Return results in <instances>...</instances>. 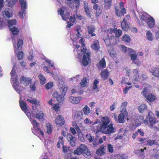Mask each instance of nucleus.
Listing matches in <instances>:
<instances>
[{
  "mask_svg": "<svg viewBox=\"0 0 159 159\" xmlns=\"http://www.w3.org/2000/svg\"><path fill=\"white\" fill-rule=\"evenodd\" d=\"M82 31L80 29H77L73 35H71L70 38L73 43V48L75 54L77 53V57L80 59L83 57L82 63L84 66H87L90 61L89 59L90 53L85 47L84 39L81 37L80 33Z\"/></svg>",
  "mask_w": 159,
  "mask_h": 159,
  "instance_id": "f257e3e1",
  "label": "nucleus"
},
{
  "mask_svg": "<svg viewBox=\"0 0 159 159\" xmlns=\"http://www.w3.org/2000/svg\"><path fill=\"white\" fill-rule=\"evenodd\" d=\"M110 123L109 118L106 116L102 117L100 121L96 119L93 122L88 118H85L84 121V123L86 125H93L96 131L98 132L100 130L106 134H111L114 133L116 131L115 127L112 124L108 125Z\"/></svg>",
  "mask_w": 159,
  "mask_h": 159,
  "instance_id": "f03ea898",
  "label": "nucleus"
},
{
  "mask_svg": "<svg viewBox=\"0 0 159 159\" xmlns=\"http://www.w3.org/2000/svg\"><path fill=\"white\" fill-rule=\"evenodd\" d=\"M115 29H109L108 30V32L110 34H106L104 37V40L107 46L110 45H115L117 43V40L114 38V36L111 35L112 33H114Z\"/></svg>",
  "mask_w": 159,
  "mask_h": 159,
  "instance_id": "7ed1b4c3",
  "label": "nucleus"
},
{
  "mask_svg": "<svg viewBox=\"0 0 159 159\" xmlns=\"http://www.w3.org/2000/svg\"><path fill=\"white\" fill-rule=\"evenodd\" d=\"M74 153L76 155L82 154L83 156L87 158H90L91 154L88 148L86 145L81 144L74 151Z\"/></svg>",
  "mask_w": 159,
  "mask_h": 159,
  "instance_id": "20e7f679",
  "label": "nucleus"
},
{
  "mask_svg": "<svg viewBox=\"0 0 159 159\" xmlns=\"http://www.w3.org/2000/svg\"><path fill=\"white\" fill-rule=\"evenodd\" d=\"M15 66L14 65L10 74L11 75V81L13 84V86L14 89L19 93L22 90L21 87L18 84V81L17 80V76L16 74V71L14 69Z\"/></svg>",
  "mask_w": 159,
  "mask_h": 159,
  "instance_id": "39448f33",
  "label": "nucleus"
},
{
  "mask_svg": "<svg viewBox=\"0 0 159 159\" xmlns=\"http://www.w3.org/2000/svg\"><path fill=\"white\" fill-rule=\"evenodd\" d=\"M15 66L14 65L10 74L11 75V81L13 84V86L14 89L19 93L22 90L21 87L18 84V81L17 80V76L16 74V71L14 69Z\"/></svg>",
  "mask_w": 159,
  "mask_h": 159,
  "instance_id": "423d86ee",
  "label": "nucleus"
},
{
  "mask_svg": "<svg viewBox=\"0 0 159 159\" xmlns=\"http://www.w3.org/2000/svg\"><path fill=\"white\" fill-rule=\"evenodd\" d=\"M52 76L55 80L58 81V86L59 87L60 92L63 96H65L66 95L67 88L65 87L64 83L62 80V79L58 74L56 75L52 74Z\"/></svg>",
  "mask_w": 159,
  "mask_h": 159,
  "instance_id": "0eeeda50",
  "label": "nucleus"
},
{
  "mask_svg": "<svg viewBox=\"0 0 159 159\" xmlns=\"http://www.w3.org/2000/svg\"><path fill=\"white\" fill-rule=\"evenodd\" d=\"M12 37L14 51L16 53V52H18V50H19L22 49L23 41L22 39H18L16 37L14 38L13 36H12Z\"/></svg>",
  "mask_w": 159,
  "mask_h": 159,
  "instance_id": "6e6552de",
  "label": "nucleus"
},
{
  "mask_svg": "<svg viewBox=\"0 0 159 159\" xmlns=\"http://www.w3.org/2000/svg\"><path fill=\"white\" fill-rule=\"evenodd\" d=\"M157 122L156 119L154 117L153 114L151 111H149L148 116H147L146 120H144V123H147L148 125H150L151 127H152L154 124Z\"/></svg>",
  "mask_w": 159,
  "mask_h": 159,
  "instance_id": "1a4fd4ad",
  "label": "nucleus"
},
{
  "mask_svg": "<svg viewBox=\"0 0 159 159\" xmlns=\"http://www.w3.org/2000/svg\"><path fill=\"white\" fill-rule=\"evenodd\" d=\"M32 111L31 115L36 117L39 119H41L43 118V114L41 111H39L40 107L36 106H33L32 107Z\"/></svg>",
  "mask_w": 159,
  "mask_h": 159,
  "instance_id": "9d476101",
  "label": "nucleus"
},
{
  "mask_svg": "<svg viewBox=\"0 0 159 159\" xmlns=\"http://www.w3.org/2000/svg\"><path fill=\"white\" fill-rule=\"evenodd\" d=\"M130 60L133 63L139 66L140 64V61L138 59L137 54L136 51L133 49L129 54Z\"/></svg>",
  "mask_w": 159,
  "mask_h": 159,
  "instance_id": "9b49d317",
  "label": "nucleus"
},
{
  "mask_svg": "<svg viewBox=\"0 0 159 159\" xmlns=\"http://www.w3.org/2000/svg\"><path fill=\"white\" fill-rule=\"evenodd\" d=\"M19 2L21 6V11L19 12L18 15L21 18L23 19L25 13V10L27 8V4L25 0H19Z\"/></svg>",
  "mask_w": 159,
  "mask_h": 159,
  "instance_id": "f8f14e48",
  "label": "nucleus"
},
{
  "mask_svg": "<svg viewBox=\"0 0 159 159\" xmlns=\"http://www.w3.org/2000/svg\"><path fill=\"white\" fill-rule=\"evenodd\" d=\"M58 13L61 16L62 19L66 21L69 17L70 14L66 8H61L58 11Z\"/></svg>",
  "mask_w": 159,
  "mask_h": 159,
  "instance_id": "ddd939ff",
  "label": "nucleus"
},
{
  "mask_svg": "<svg viewBox=\"0 0 159 159\" xmlns=\"http://www.w3.org/2000/svg\"><path fill=\"white\" fill-rule=\"evenodd\" d=\"M142 93L150 102H153L156 99V97L155 96L151 94L148 95L147 89L146 88L144 89Z\"/></svg>",
  "mask_w": 159,
  "mask_h": 159,
  "instance_id": "4468645a",
  "label": "nucleus"
},
{
  "mask_svg": "<svg viewBox=\"0 0 159 159\" xmlns=\"http://www.w3.org/2000/svg\"><path fill=\"white\" fill-rule=\"evenodd\" d=\"M20 107L22 110L25 112L28 117L31 116V113L30 112L29 110L27 109L26 104L23 101L20 100L19 101Z\"/></svg>",
  "mask_w": 159,
  "mask_h": 159,
  "instance_id": "2eb2a0df",
  "label": "nucleus"
},
{
  "mask_svg": "<svg viewBox=\"0 0 159 159\" xmlns=\"http://www.w3.org/2000/svg\"><path fill=\"white\" fill-rule=\"evenodd\" d=\"M91 2L94 3L93 8L96 11V15L97 16H98L101 13L102 11L99 5L97 4L98 2L97 0H91Z\"/></svg>",
  "mask_w": 159,
  "mask_h": 159,
  "instance_id": "dca6fc26",
  "label": "nucleus"
},
{
  "mask_svg": "<svg viewBox=\"0 0 159 159\" xmlns=\"http://www.w3.org/2000/svg\"><path fill=\"white\" fill-rule=\"evenodd\" d=\"M54 121L56 125L59 127L63 125L65 122L64 118L60 115L58 116L55 118Z\"/></svg>",
  "mask_w": 159,
  "mask_h": 159,
  "instance_id": "f3484780",
  "label": "nucleus"
},
{
  "mask_svg": "<svg viewBox=\"0 0 159 159\" xmlns=\"http://www.w3.org/2000/svg\"><path fill=\"white\" fill-rule=\"evenodd\" d=\"M82 97H74L71 96L69 98V101L73 104H77L82 99Z\"/></svg>",
  "mask_w": 159,
  "mask_h": 159,
  "instance_id": "a211bd4d",
  "label": "nucleus"
},
{
  "mask_svg": "<svg viewBox=\"0 0 159 159\" xmlns=\"http://www.w3.org/2000/svg\"><path fill=\"white\" fill-rule=\"evenodd\" d=\"M61 95L55 92L53 94V96L54 98L56 99L57 101L60 103H63L65 100V96H63L61 93Z\"/></svg>",
  "mask_w": 159,
  "mask_h": 159,
  "instance_id": "6ab92c4d",
  "label": "nucleus"
},
{
  "mask_svg": "<svg viewBox=\"0 0 159 159\" xmlns=\"http://www.w3.org/2000/svg\"><path fill=\"white\" fill-rule=\"evenodd\" d=\"M73 117L77 120H81L83 117V114L81 111H78L73 113Z\"/></svg>",
  "mask_w": 159,
  "mask_h": 159,
  "instance_id": "aec40b11",
  "label": "nucleus"
},
{
  "mask_svg": "<svg viewBox=\"0 0 159 159\" xmlns=\"http://www.w3.org/2000/svg\"><path fill=\"white\" fill-rule=\"evenodd\" d=\"M29 116V119H30V122L32 124L33 126V128L32 129V131L33 133H35V130L39 128V124L34 119H31V117Z\"/></svg>",
  "mask_w": 159,
  "mask_h": 159,
  "instance_id": "412c9836",
  "label": "nucleus"
},
{
  "mask_svg": "<svg viewBox=\"0 0 159 159\" xmlns=\"http://www.w3.org/2000/svg\"><path fill=\"white\" fill-rule=\"evenodd\" d=\"M146 22L150 28L153 27L155 25L154 19L151 16H149Z\"/></svg>",
  "mask_w": 159,
  "mask_h": 159,
  "instance_id": "4be33fe9",
  "label": "nucleus"
},
{
  "mask_svg": "<svg viewBox=\"0 0 159 159\" xmlns=\"http://www.w3.org/2000/svg\"><path fill=\"white\" fill-rule=\"evenodd\" d=\"M97 66L98 68L100 70H101L106 67V61L104 58H102L100 61L97 64Z\"/></svg>",
  "mask_w": 159,
  "mask_h": 159,
  "instance_id": "5701e85b",
  "label": "nucleus"
},
{
  "mask_svg": "<svg viewBox=\"0 0 159 159\" xmlns=\"http://www.w3.org/2000/svg\"><path fill=\"white\" fill-rule=\"evenodd\" d=\"M133 77L134 81L137 82L139 81V73L138 69H135L133 71Z\"/></svg>",
  "mask_w": 159,
  "mask_h": 159,
  "instance_id": "b1692460",
  "label": "nucleus"
},
{
  "mask_svg": "<svg viewBox=\"0 0 159 159\" xmlns=\"http://www.w3.org/2000/svg\"><path fill=\"white\" fill-rule=\"evenodd\" d=\"M126 116L123 113H120L118 116V120L116 116H114V118L115 120L120 123H123L125 122V116Z\"/></svg>",
  "mask_w": 159,
  "mask_h": 159,
  "instance_id": "393cba45",
  "label": "nucleus"
},
{
  "mask_svg": "<svg viewBox=\"0 0 159 159\" xmlns=\"http://www.w3.org/2000/svg\"><path fill=\"white\" fill-rule=\"evenodd\" d=\"M67 139L72 146L74 147L75 145V140L71 134H67Z\"/></svg>",
  "mask_w": 159,
  "mask_h": 159,
  "instance_id": "a878e982",
  "label": "nucleus"
},
{
  "mask_svg": "<svg viewBox=\"0 0 159 159\" xmlns=\"http://www.w3.org/2000/svg\"><path fill=\"white\" fill-rule=\"evenodd\" d=\"M109 72L107 69L103 70L101 73L100 75L102 78L103 80H105L108 78L109 77Z\"/></svg>",
  "mask_w": 159,
  "mask_h": 159,
  "instance_id": "bb28decb",
  "label": "nucleus"
},
{
  "mask_svg": "<svg viewBox=\"0 0 159 159\" xmlns=\"http://www.w3.org/2000/svg\"><path fill=\"white\" fill-rule=\"evenodd\" d=\"M129 23H127L126 20L125 18L123 19V21L121 23V26L123 30L127 31L129 28Z\"/></svg>",
  "mask_w": 159,
  "mask_h": 159,
  "instance_id": "cd10ccee",
  "label": "nucleus"
},
{
  "mask_svg": "<svg viewBox=\"0 0 159 159\" xmlns=\"http://www.w3.org/2000/svg\"><path fill=\"white\" fill-rule=\"evenodd\" d=\"M20 80L21 83L25 86L28 85L31 82V79L29 78L21 77Z\"/></svg>",
  "mask_w": 159,
  "mask_h": 159,
  "instance_id": "c85d7f7f",
  "label": "nucleus"
},
{
  "mask_svg": "<svg viewBox=\"0 0 159 159\" xmlns=\"http://www.w3.org/2000/svg\"><path fill=\"white\" fill-rule=\"evenodd\" d=\"M139 16L140 19L141 20L144 21L145 22H146V20L148 19V18L150 16L148 15L145 12L139 13Z\"/></svg>",
  "mask_w": 159,
  "mask_h": 159,
  "instance_id": "c756f323",
  "label": "nucleus"
},
{
  "mask_svg": "<svg viewBox=\"0 0 159 159\" xmlns=\"http://www.w3.org/2000/svg\"><path fill=\"white\" fill-rule=\"evenodd\" d=\"M115 12L117 16H120L122 15L125 14L126 12V10L125 8L121 9V11L116 8V9Z\"/></svg>",
  "mask_w": 159,
  "mask_h": 159,
  "instance_id": "7c9ffc66",
  "label": "nucleus"
},
{
  "mask_svg": "<svg viewBox=\"0 0 159 159\" xmlns=\"http://www.w3.org/2000/svg\"><path fill=\"white\" fill-rule=\"evenodd\" d=\"M91 47L94 51H98L100 48L98 41V40L94 41L91 45Z\"/></svg>",
  "mask_w": 159,
  "mask_h": 159,
  "instance_id": "2f4dec72",
  "label": "nucleus"
},
{
  "mask_svg": "<svg viewBox=\"0 0 159 159\" xmlns=\"http://www.w3.org/2000/svg\"><path fill=\"white\" fill-rule=\"evenodd\" d=\"M150 72L153 75L156 77H159V69L158 68H152L150 70Z\"/></svg>",
  "mask_w": 159,
  "mask_h": 159,
  "instance_id": "473e14b6",
  "label": "nucleus"
},
{
  "mask_svg": "<svg viewBox=\"0 0 159 159\" xmlns=\"http://www.w3.org/2000/svg\"><path fill=\"white\" fill-rule=\"evenodd\" d=\"M120 48L121 50L125 53L128 52L129 54L133 49L132 48H127L124 45H121L120 46Z\"/></svg>",
  "mask_w": 159,
  "mask_h": 159,
  "instance_id": "72a5a7b5",
  "label": "nucleus"
},
{
  "mask_svg": "<svg viewBox=\"0 0 159 159\" xmlns=\"http://www.w3.org/2000/svg\"><path fill=\"white\" fill-rule=\"evenodd\" d=\"M75 18L74 16H70L69 19V21L67 22L68 25L66 26L67 28H69L73 25V23L75 22Z\"/></svg>",
  "mask_w": 159,
  "mask_h": 159,
  "instance_id": "f704fd0d",
  "label": "nucleus"
},
{
  "mask_svg": "<svg viewBox=\"0 0 159 159\" xmlns=\"http://www.w3.org/2000/svg\"><path fill=\"white\" fill-rule=\"evenodd\" d=\"M27 100L32 104H35V105L34 106H39L40 104V102L35 99L28 98L27 99Z\"/></svg>",
  "mask_w": 159,
  "mask_h": 159,
  "instance_id": "c9c22d12",
  "label": "nucleus"
},
{
  "mask_svg": "<svg viewBox=\"0 0 159 159\" xmlns=\"http://www.w3.org/2000/svg\"><path fill=\"white\" fill-rule=\"evenodd\" d=\"M139 111L141 113L144 112L146 110H147V106L144 104H142L140 105L138 108Z\"/></svg>",
  "mask_w": 159,
  "mask_h": 159,
  "instance_id": "e433bc0d",
  "label": "nucleus"
},
{
  "mask_svg": "<svg viewBox=\"0 0 159 159\" xmlns=\"http://www.w3.org/2000/svg\"><path fill=\"white\" fill-rule=\"evenodd\" d=\"M71 93L74 94L75 93H78L80 94H81L83 92L80 87L78 86L76 87L74 89H73L71 91Z\"/></svg>",
  "mask_w": 159,
  "mask_h": 159,
  "instance_id": "4c0bfd02",
  "label": "nucleus"
},
{
  "mask_svg": "<svg viewBox=\"0 0 159 159\" xmlns=\"http://www.w3.org/2000/svg\"><path fill=\"white\" fill-rule=\"evenodd\" d=\"M82 111L85 115H89L91 112L90 108L87 105L85 106L82 109Z\"/></svg>",
  "mask_w": 159,
  "mask_h": 159,
  "instance_id": "58836bf2",
  "label": "nucleus"
},
{
  "mask_svg": "<svg viewBox=\"0 0 159 159\" xmlns=\"http://www.w3.org/2000/svg\"><path fill=\"white\" fill-rule=\"evenodd\" d=\"M10 29L13 35L18 34L19 32V30L18 27H10Z\"/></svg>",
  "mask_w": 159,
  "mask_h": 159,
  "instance_id": "ea45409f",
  "label": "nucleus"
},
{
  "mask_svg": "<svg viewBox=\"0 0 159 159\" xmlns=\"http://www.w3.org/2000/svg\"><path fill=\"white\" fill-rule=\"evenodd\" d=\"M105 148L103 146H101L97 151L96 154L100 156L103 155L105 153Z\"/></svg>",
  "mask_w": 159,
  "mask_h": 159,
  "instance_id": "a19ab883",
  "label": "nucleus"
},
{
  "mask_svg": "<svg viewBox=\"0 0 159 159\" xmlns=\"http://www.w3.org/2000/svg\"><path fill=\"white\" fill-rule=\"evenodd\" d=\"M123 41L129 43L131 41V39L130 36L127 34H124L121 38Z\"/></svg>",
  "mask_w": 159,
  "mask_h": 159,
  "instance_id": "79ce46f5",
  "label": "nucleus"
},
{
  "mask_svg": "<svg viewBox=\"0 0 159 159\" xmlns=\"http://www.w3.org/2000/svg\"><path fill=\"white\" fill-rule=\"evenodd\" d=\"M7 23L8 25L10 28V27H14L13 25H16V21L15 19L10 20L8 21Z\"/></svg>",
  "mask_w": 159,
  "mask_h": 159,
  "instance_id": "37998d69",
  "label": "nucleus"
},
{
  "mask_svg": "<svg viewBox=\"0 0 159 159\" xmlns=\"http://www.w3.org/2000/svg\"><path fill=\"white\" fill-rule=\"evenodd\" d=\"M88 33L90 34L91 36H93L95 35V34L93 33L95 30L94 27L92 26H89L88 27Z\"/></svg>",
  "mask_w": 159,
  "mask_h": 159,
  "instance_id": "c03bdc74",
  "label": "nucleus"
},
{
  "mask_svg": "<svg viewBox=\"0 0 159 159\" xmlns=\"http://www.w3.org/2000/svg\"><path fill=\"white\" fill-rule=\"evenodd\" d=\"M147 38L149 41H152L154 39L153 36L150 31H148L146 33Z\"/></svg>",
  "mask_w": 159,
  "mask_h": 159,
  "instance_id": "a18cd8bd",
  "label": "nucleus"
},
{
  "mask_svg": "<svg viewBox=\"0 0 159 159\" xmlns=\"http://www.w3.org/2000/svg\"><path fill=\"white\" fill-rule=\"evenodd\" d=\"M85 11L86 13V15L88 17H90L91 16V14L90 13V11L88 8V5L87 3L84 2Z\"/></svg>",
  "mask_w": 159,
  "mask_h": 159,
  "instance_id": "49530a36",
  "label": "nucleus"
},
{
  "mask_svg": "<svg viewBox=\"0 0 159 159\" xmlns=\"http://www.w3.org/2000/svg\"><path fill=\"white\" fill-rule=\"evenodd\" d=\"M38 77L40 80V81L41 84L43 85L46 82V78L43 75L39 74L38 75Z\"/></svg>",
  "mask_w": 159,
  "mask_h": 159,
  "instance_id": "de8ad7c7",
  "label": "nucleus"
},
{
  "mask_svg": "<svg viewBox=\"0 0 159 159\" xmlns=\"http://www.w3.org/2000/svg\"><path fill=\"white\" fill-rule=\"evenodd\" d=\"M5 13L7 17H11L12 16V11L8 8L6 9L5 11Z\"/></svg>",
  "mask_w": 159,
  "mask_h": 159,
  "instance_id": "09e8293b",
  "label": "nucleus"
},
{
  "mask_svg": "<svg viewBox=\"0 0 159 159\" xmlns=\"http://www.w3.org/2000/svg\"><path fill=\"white\" fill-rule=\"evenodd\" d=\"M35 133H33L38 137L42 136L44 134L43 132L39 128H38L35 130Z\"/></svg>",
  "mask_w": 159,
  "mask_h": 159,
  "instance_id": "8fccbe9b",
  "label": "nucleus"
},
{
  "mask_svg": "<svg viewBox=\"0 0 159 159\" xmlns=\"http://www.w3.org/2000/svg\"><path fill=\"white\" fill-rule=\"evenodd\" d=\"M46 127L47 128V132L48 134H50L52 131L53 126L49 123L46 124Z\"/></svg>",
  "mask_w": 159,
  "mask_h": 159,
  "instance_id": "3c124183",
  "label": "nucleus"
},
{
  "mask_svg": "<svg viewBox=\"0 0 159 159\" xmlns=\"http://www.w3.org/2000/svg\"><path fill=\"white\" fill-rule=\"evenodd\" d=\"M99 81L98 80L95 79L94 80L93 83V89L97 92L98 91V89L97 85Z\"/></svg>",
  "mask_w": 159,
  "mask_h": 159,
  "instance_id": "603ef678",
  "label": "nucleus"
},
{
  "mask_svg": "<svg viewBox=\"0 0 159 159\" xmlns=\"http://www.w3.org/2000/svg\"><path fill=\"white\" fill-rule=\"evenodd\" d=\"M17 1V0H7L6 2L9 7H12L15 5Z\"/></svg>",
  "mask_w": 159,
  "mask_h": 159,
  "instance_id": "864d4df0",
  "label": "nucleus"
},
{
  "mask_svg": "<svg viewBox=\"0 0 159 159\" xmlns=\"http://www.w3.org/2000/svg\"><path fill=\"white\" fill-rule=\"evenodd\" d=\"M80 75H77L76 77L71 78L69 79L70 81L73 83H75L80 79Z\"/></svg>",
  "mask_w": 159,
  "mask_h": 159,
  "instance_id": "5fc2aeb1",
  "label": "nucleus"
},
{
  "mask_svg": "<svg viewBox=\"0 0 159 159\" xmlns=\"http://www.w3.org/2000/svg\"><path fill=\"white\" fill-rule=\"evenodd\" d=\"M108 52L112 57L115 58L116 57V54L114 48L109 49Z\"/></svg>",
  "mask_w": 159,
  "mask_h": 159,
  "instance_id": "6e6d98bb",
  "label": "nucleus"
},
{
  "mask_svg": "<svg viewBox=\"0 0 159 159\" xmlns=\"http://www.w3.org/2000/svg\"><path fill=\"white\" fill-rule=\"evenodd\" d=\"M77 132L78 133V137L79 140L81 142H84L85 141V139L83 137V135L82 132L80 130Z\"/></svg>",
  "mask_w": 159,
  "mask_h": 159,
  "instance_id": "4d7b16f0",
  "label": "nucleus"
},
{
  "mask_svg": "<svg viewBox=\"0 0 159 159\" xmlns=\"http://www.w3.org/2000/svg\"><path fill=\"white\" fill-rule=\"evenodd\" d=\"M118 159H126L128 158V156L126 154H120L117 155Z\"/></svg>",
  "mask_w": 159,
  "mask_h": 159,
  "instance_id": "13d9d810",
  "label": "nucleus"
},
{
  "mask_svg": "<svg viewBox=\"0 0 159 159\" xmlns=\"http://www.w3.org/2000/svg\"><path fill=\"white\" fill-rule=\"evenodd\" d=\"M60 105L58 103H57L53 105L52 107V109L56 111H60Z\"/></svg>",
  "mask_w": 159,
  "mask_h": 159,
  "instance_id": "bf43d9fd",
  "label": "nucleus"
},
{
  "mask_svg": "<svg viewBox=\"0 0 159 159\" xmlns=\"http://www.w3.org/2000/svg\"><path fill=\"white\" fill-rule=\"evenodd\" d=\"M114 33L115 34L116 36L117 37H118L121 35L122 32L120 29L117 30L116 29H115Z\"/></svg>",
  "mask_w": 159,
  "mask_h": 159,
  "instance_id": "052dcab7",
  "label": "nucleus"
},
{
  "mask_svg": "<svg viewBox=\"0 0 159 159\" xmlns=\"http://www.w3.org/2000/svg\"><path fill=\"white\" fill-rule=\"evenodd\" d=\"M87 84V80L85 78H84L80 83V84L82 87H85Z\"/></svg>",
  "mask_w": 159,
  "mask_h": 159,
  "instance_id": "680f3d73",
  "label": "nucleus"
},
{
  "mask_svg": "<svg viewBox=\"0 0 159 159\" xmlns=\"http://www.w3.org/2000/svg\"><path fill=\"white\" fill-rule=\"evenodd\" d=\"M151 159H159V152L157 151L155 154L152 155Z\"/></svg>",
  "mask_w": 159,
  "mask_h": 159,
  "instance_id": "e2e57ef3",
  "label": "nucleus"
},
{
  "mask_svg": "<svg viewBox=\"0 0 159 159\" xmlns=\"http://www.w3.org/2000/svg\"><path fill=\"white\" fill-rule=\"evenodd\" d=\"M53 83L52 82H49L47 84L45 85V88L48 90L53 87Z\"/></svg>",
  "mask_w": 159,
  "mask_h": 159,
  "instance_id": "0e129e2a",
  "label": "nucleus"
},
{
  "mask_svg": "<svg viewBox=\"0 0 159 159\" xmlns=\"http://www.w3.org/2000/svg\"><path fill=\"white\" fill-rule=\"evenodd\" d=\"M17 52H18V53L17 54L18 59L19 60L22 59L23 58L24 56V54L23 52L22 51H20L19 52H18V51L17 52H16V53Z\"/></svg>",
  "mask_w": 159,
  "mask_h": 159,
  "instance_id": "69168bd1",
  "label": "nucleus"
},
{
  "mask_svg": "<svg viewBox=\"0 0 159 159\" xmlns=\"http://www.w3.org/2000/svg\"><path fill=\"white\" fill-rule=\"evenodd\" d=\"M95 112L97 115H98L101 114V107L98 106L95 109Z\"/></svg>",
  "mask_w": 159,
  "mask_h": 159,
  "instance_id": "338daca9",
  "label": "nucleus"
},
{
  "mask_svg": "<svg viewBox=\"0 0 159 159\" xmlns=\"http://www.w3.org/2000/svg\"><path fill=\"white\" fill-rule=\"evenodd\" d=\"M86 138L90 142H92L94 139V137L90 134L87 135H86Z\"/></svg>",
  "mask_w": 159,
  "mask_h": 159,
  "instance_id": "774afa93",
  "label": "nucleus"
}]
</instances>
